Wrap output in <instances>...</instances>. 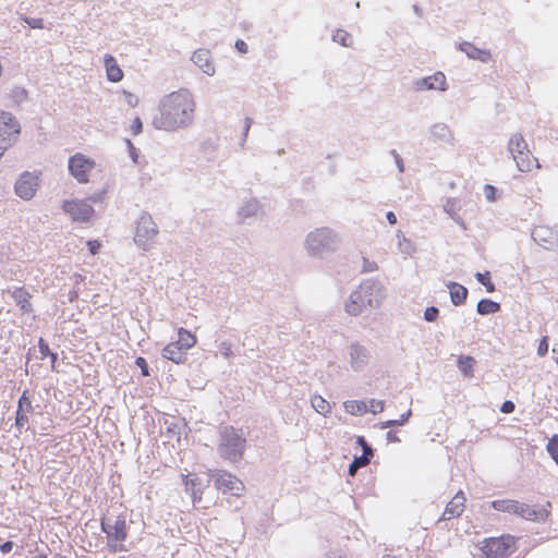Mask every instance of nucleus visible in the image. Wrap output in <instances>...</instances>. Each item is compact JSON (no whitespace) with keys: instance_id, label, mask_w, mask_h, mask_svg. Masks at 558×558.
I'll return each instance as SVG.
<instances>
[{"instance_id":"obj_24","label":"nucleus","mask_w":558,"mask_h":558,"mask_svg":"<svg viewBox=\"0 0 558 558\" xmlns=\"http://www.w3.org/2000/svg\"><path fill=\"white\" fill-rule=\"evenodd\" d=\"M104 63L108 81L118 83L123 78V72L114 57L111 54H105Z\"/></svg>"},{"instance_id":"obj_22","label":"nucleus","mask_w":558,"mask_h":558,"mask_svg":"<svg viewBox=\"0 0 558 558\" xmlns=\"http://www.w3.org/2000/svg\"><path fill=\"white\" fill-rule=\"evenodd\" d=\"M184 486H185V493H187L193 501V505H195L197 501H201L204 485L199 477L193 475H183Z\"/></svg>"},{"instance_id":"obj_12","label":"nucleus","mask_w":558,"mask_h":558,"mask_svg":"<svg viewBox=\"0 0 558 558\" xmlns=\"http://www.w3.org/2000/svg\"><path fill=\"white\" fill-rule=\"evenodd\" d=\"M62 210L75 222H88L95 213L90 203L78 198L64 201Z\"/></svg>"},{"instance_id":"obj_39","label":"nucleus","mask_w":558,"mask_h":558,"mask_svg":"<svg viewBox=\"0 0 558 558\" xmlns=\"http://www.w3.org/2000/svg\"><path fill=\"white\" fill-rule=\"evenodd\" d=\"M368 412L377 414L384 411L385 402L383 400L371 399L368 401Z\"/></svg>"},{"instance_id":"obj_32","label":"nucleus","mask_w":558,"mask_h":558,"mask_svg":"<svg viewBox=\"0 0 558 558\" xmlns=\"http://www.w3.org/2000/svg\"><path fill=\"white\" fill-rule=\"evenodd\" d=\"M184 351L193 348L196 343V338L189 330L179 328L177 342Z\"/></svg>"},{"instance_id":"obj_20","label":"nucleus","mask_w":558,"mask_h":558,"mask_svg":"<svg viewBox=\"0 0 558 558\" xmlns=\"http://www.w3.org/2000/svg\"><path fill=\"white\" fill-rule=\"evenodd\" d=\"M191 61L206 75H215L216 70L209 50L197 49L193 52Z\"/></svg>"},{"instance_id":"obj_13","label":"nucleus","mask_w":558,"mask_h":558,"mask_svg":"<svg viewBox=\"0 0 558 558\" xmlns=\"http://www.w3.org/2000/svg\"><path fill=\"white\" fill-rule=\"evenodd\" d=\"M20 133V124L9 112L0 113V157L11 146Z\"/></svg>"},{"instance_id":"obj_19","label":"nucleus","mask_w":558,"mask_h":558,"mask_svg":"<svg viewBox=\"0 0 558 558\" xmlns=\"http://www.w3.org/2000/svg\"><path fill=\"white\" fill-rule=\"evenodd\" d=\"M465 500L466 499L463 492L459 490L447 504L440 520H451L453 518H459L464 511Z\"/></svg>"},{"instance_id":"obj_51","label":"nucleus","mask_w":558,"mask_h":558,"mask_svg":"<svg viewBox=\"0 0 558 558\" xmlns=\"http://www.w3.org/2000/svg\"><path fill=\"white\" fill-rule=\"evenodd\" d=\"M378 266L375 262H371L367 258H363V271L372 272L377 270Z\"/></svg>"},{"instance_id":"obj_16","label":"nucleus","mask_w":558,"mask_h":558,"mask_svg":"<svg viewBox=\"0 0 558 558\" xmlns=\"http://www.w3.org/2000/svg\"><path fill=\"white\" fill-rule=\"evenodd\" d=\"M532 239L536 244L547 251H555L558 248V231L549 227H535L532 231Z\"/></svg>"},{"instance_id":"obj_31","label":"nucleus","mask_w":558,"mask_h":558,"mask_svg":"<svg viewBox=\"0 0 558 558\" xmlns=\"http://www.w3.org/2000/svg\"><path fill=\"white\" fill-rule=\"evenodd\" d=\"M311 405L318 414H322L324 416H327L331 413L330 403L322 396L314 395L311 398Z\"/></svg>"},{"instance_id":"obj_14","label":"nucleus","mask_w":558,"mask_h":558,"mask_svg":"<svg viewBox=\"0 0 558 558\" xmlns=\"http://www.w3.org/2000/svg\"><path fill=\"white\" fill-rule=\"evenodd\" d=\"M350 366L354 372H362L368 365L372 353L371 350L360 342L355 341L348 349Z\"/></svg>"},{"instance_id":"obj_5","label":"nucleus","mask_w":558,"mask_h":558,"mask_svg":"<svg viewBox=\"0 0 558 558\" xmlns=\"http://www.w3.org/2000/svg\"><path fill=\"white\" fill-rule=\"evenodd\" d=\"M246 449V438L241 429L225 426L219 434L218 454L225 461L236 463L242 460Z\"/></svg>"},{"instance_id":"obj_47","label":"nucleus","mask_w":558,"mask_h":558,"mask_svg":"<svg viewBox=\"0 0 558 558\" xmlns=\"http://www.w3.org/2000/svg\"><path fill=\"white\" fill-rule=\"evenodd\" d=\"M253 124V120L251 118H245L244 119V128H243V135H242V138L240 141V145L243 147L244 146V143L246 142V138H247V135H248V132H250V129Z\"/></svg>"},{"instance_id":"obj_28","label":"nucleus","mask_w":558,"mask_h":558,"mask_svg":"<svg viewBox=\"0 0 558 558\" xmlns=\"http://www.w3.org/2000/svg\"><path fill=\"white\" fill-rule=\"evenodd\" d=\"M444 211L447 213L459 226L465 229L464 221L460 216V203L457 198H447L444 206Z\"/></svg>"},{"instance_id":"obj_25","label":"nucleus","mask_w":558,"mask_h":558,"mask_svg":"<svg viewBox=\"0 0 558 558\" xmlns=\"http://www.w3.org/2000/svg\"><path fill=\"white\" fill-rule=\"evenodd\" d=\"M15 304L20 307L23 313L32 312V304L29 302V293L23 288H14L12 291H8Z\"/></svg>"},{"instance_id":"obj_42","label":"nucleus","mask_w":558,"mask_h":558,"mask_svg":"<svg viewBox=\"0 0 558 558\" xmlns=\"http://www.w3.org/2000/svg\"><path fill=\"white\" fill-rule=\"evenodd\" d=\"M38 347H39V351L43 356H46V355L51 356L52 365H53L54 362L57 361V354L50 352L49 345L43 339L39 340Z\"/></svg>"},{"instance_id":"obj_44","label":"nucleus","mask_w":558,"mask_h":558,"mask_svg":"<svg viewBox=\"0 0 558 558\" xmlns=\"http://www.w3.org/2000/svg\"><path fill=\"white\" fill-rule=\"evenodd\" d=\"M439 310L436 306H429L424 311V319L426 322H435L438 317Z\"/></svg>"},{"instance_id":"obj_4","label":"nucleus","mask_w":558,"mask_h":558,"mask_svg":"<svg viewBox=\"0 0 558 558\" xmlns=\"http://www.w3.org/2000/svg\"><path fill=\"white\" fill-rule=\"evenodd\" d=\"M492 508L496 511L515 514L524 520L543 523L549 515L550 502L545 506H530L513 499H497L492 501Z\"/></svg>"},{"instance_id":"obj_33","label":"nucleus","mask_w":558,"mask_h":558,"mask_svg":"<svg viewBox=\"0 0 558 558\" xmlns=\"http://www.w3.org/2000/svg\"><path fill=\"white\" fill-rule=\"evenodd\" d=\"M475 360L469 355H461L458 359V368L465 377H473Z\"/></svg>"},{"instance_id":"obj_59","label":"nucleus","mask_w":558,"mask_h":558,"mask_svg":"<svg viewBox=\"0 0 558 558\" xmlns=\"http://www.w3.org/2000/svg\"><path fill=\"white\" fill-rule=\"evenodd\" d=\"M128 145H129V147H130V154H131V158H132V160H133L135 163H137V157H138V154H137V151H136L135 147L133 146V144H132L130 141H128Z\"/></svg>"},{"instance_id":"obj_60","label":"nucleus","mask_w":558,"mask_h":558,"mask_svg":"<svg viewBox=\"0 0 558 558\" xmlns=\"http://www.w3.org/2000/svg\"><path fill=\"white\" fill-rule=\"evenodd\" d=\"M386 438H387V440H388V441H390V442H398V441H400V439L398 438V436L396 435V433H395V432H392V430H389V432L387 433Z\"/></svg>"},{"instance_id":"obj_52","label":"nucleus","mask_w":558,"mask_h":558,"mask_svg":"<svg viewBox=\"0 0 558 558\" xmlns=\"http://www.w3.org/2000/svg\"><path fill=\"white\" fill-rule=\"evenodd\" d=\"M124 96L125 101L130 107H136L138 105V98L134 94L124 90Z\"/></svg>"},{"instance_id":"obj_11","label":"nucleus","mask_w":558,"mask_h":558,"mask_svg":"<svg viewBox=\"0 0 558 558\" xmlns=\"http://www.w3.org/2000/svg\"><path fill=\"white\" fill-rule=\"evenodd\" d=\"M96 162L94 159L85 156L84 154L76 153L71 156L68 162V168L71 175L78 183H87L89 172L95 168Z\"/></svg>"},{"instance_id":"obj_29","label":"nucleus","mask_w":558,"mask_h":558,"mask_svg":"<svg viewBox=\"0 0 558 558\" xmlns=\"http://www.w3.org/2000/svg\"><path fill=\"white\" fill-rule=\"evenodd\" d=\"M450 299L454 305H461L465 302L468 296V289L460 283L450 282L448 284Z\"/></svg>"},{"instance_id":"obj_1","label":"nucleus","mask_w":558,"mask_h":558,"mask_svg":"<svg viewBox=\"0 0 558 558\" xmlns=\"http://www.w3.org/2000/svg\"><path fill=\"white\" fill-rule=\"evenodd\" d=\"M195 111L193 94L186 88H180L160 98L151 124L156 130L166 132L186 130L194 123Z\"/></svg>"},{"instance_id":"obj_15","label":"nucleus","mask_w":558,"mask_h":558,"mask_svg":"<svg viewBox=\"0 0 558 558\" xmlns=\"http://www.w3.org/2000/svg\"><path fill=\"white\" fill-rule=\"evenodd\" d=\"M413 89L415 92H446L448 89L447 78L442 72H435L432 75L420 77L413 81Z\"/></svg>"},{"instance_id":"obj_50","label":"nucleus","mask_w":558,"mask_h":558,"mask_svg":"<svg viewBox=\"0 0 558 558\" xmlns=\"http://www.w3.org/2000/svg\"><path fill=\"white\" fill-rule=\"evenodd\" d=\"M548 352L547 337H543L537 347V354L544 356Z\"/></svg>"},{"instance_id":"obj_10","label":"nucleus","mask_w":558,"mask_h":558,"mask_svg":"<svg viewBox=\"0 0 558 558\" xmlns=\"http://www.w3.org/2000/svg\"><path fill=\"white\" fill-rule=\"evenodd\" d=\"M210 476L214 480L215 487L222 494L241 496L244 492L243 482L226 470L213 471Z\"/></svg>"},{"instance_id":"obj_40","label":"nucleus","mask_w":558,"mask_h":558,"mask_svg":"<svg viewBox=\"0 0 558 558\" xmlns=\"http://www.w3.org/2000/svg\"><path fill=\"white\" fill-rule=\"evenodd\" d=\"M218 349H219V352L220 354L225 357V359H230L233 354L232 352V345L230 342L228 341H222L219 343L218 345Z\"/></svg>"},{"instance_id":"obj_27","label":"nucleus","mask_w":558,"mask_h":558,"mask_svg":"<svg viewBox=\"0 0 558 558\" xmlns=\"http://www.w3.org/2000/svg\"><path fill=\"white\" fill-rule=\"evenodd\" d=\"M396 240L397 248L400 254L404 256H412L415 253V244L410 239H408L401 230L396 232Z\"/></svg>"},{"instance_id":"obj_37","label":"nucleus","mask_w":558,"mask_h":558,"mask_svg":"<svg viewBox=\"0 0 558 558\" xmlns=\"http://www.w3.org/2000/svg\"><path fill=\"white\" fill-rule=\"evenodd\" d=\"M350 34L345 32L344 29H337L332 34V40L335 43L340 44L343 47H351V43L349 41Z\"/></svg>"},{"instance_id":"obj_43","label":"nucleus","mask_w":558,"mask_h":558,"mask_svg":"<svg viewBox=\"0 0 558 558\" xmlns=\"http://www.w3.org/2000/svg\"><path fill=\"white\" fill-rule=\"evenodd\" d=\"M22 20L34 29H41L44 28V20L43 19H34V17H22Z\"/></svg>"},{"instance_id":"obj_17","label":"nucleus","mask_w":558,"mask_h":558,"mask_svg":"<svg viewBox=\"0 0 558 558\" xmlns=\"http://www.w3.org/2000/svg\"><path fill=\"white\" fill-rule=\"evenodd\" d=\"M38 187V177L31 172H24L15 182V193L23 199H31Z\"/></svg>"},{"instance_id":"obj_57","label":"nucleus","mask_w":558,"mask_h":558,"mask_svg":"<svg viewBox=\"0 0 558 558\" xmlns=\"http://www.w3.org/2000/svg\"><path fill=\"white\" fill-rule=\"evenodd\" d=\"M235 48L242 53H246L248 49L247 44L242 39L235 41Z\"/></svg>"},{"instance_id":"obj_56","label":"nucleus","mask_w":558,"mask_h":558,"mask_svg":"<svg viewBox=\"0 0 558 558\" xmlns=\"http://www.w3.org/2000/svg\"><path fill=\"white\" fill-rule=\"evenodd\" d=\"M514 403L512 401L507 400L501 404L500 411L502 413L510 414L514 411Z\"/></svg>"},{"instance_id":"obj_30","label":"nucleus","mask_w":558,"mask_h":558,"mask_svg":"<svg viewBox=\"0 0 558 558\" xmlns=\"http://www.w3.org/2000/svg\"><path fill=\"white\" fill-rule=\"evenodd\" d=\"M343 408L351 415H362L368 412L367 403L360 400H348L343 403Z\"/></svg>"},{"instance_id":"obj_36","label":"nucleus","mask_w":558,"mask_h":558,"mask_svg":"<svg viewBox=\"0 0 558 558\" xmlns=\"http://www.w3.org/2000/svg\"><path fill=\"white\" fill-rule=\"evenodd\" d=\"M371 461V457L366 454H362L361 457H355L352 463L349 465L348 472L351 476H354L359 469L366 466Z\"/></svg>"},{"instance_id":"obj_46","label":"nucleus","mask_w":558,"mask_h":558,"mask_svg":"<svg viewBox=\"0 0 558 558\" xmlns=\"http://www.w3.org/2000/svg\"><path fill=\"white\" fill-rule=\"evenodd\" d=\"M356 442L359 446H361V448L363 450V454L367 453V457H371V458L373 457V449L367 444V441L365 440V438L363 436H359L356 439Z\"/></svg>"},{"instance_id":"obj_9","label":"nucleus","mask_w":558,"mask_h":558,"mask_svg":"<svg viewBox=\"0 0 558 558\" xmlns=\"http://www.w3.org/2000/svg\"><path fill=\"white\" fill-rule=\"evenodd\" d=\"M515 537L502 535L500 537L485 538L481 550L485 558H507L514 550Z\"/></svg>"},{"instance_id":"obj_45","label":"nucleus","mask_w":558,"mask_h":558,"mask_svg":"<svg viewBox=\"0 0 558 558\" xmlns=\"http://www.w3.org/2000/svg\"><path fill=\"white\" fill-rule=\"evenodd\" d=\"M28 412H23L22 410L16 411V418H15V425L19 428H23L25 424L28 422L27 417Z\"/></svg>"},{"instance_id":"obj_63","label":"nucleus","mask_w":558,"mask_h":558,"mask_svg":"<svg viewBox=\"0 0 558 558\" xmlns=\"http://www.w3.org/2000/svg\"><path fill=\"white\" fill-rule=\"evenodd\" d=\"M13 93H14V95H15L17 98H20V99H23V98H25V96H26V92H25V89L20 88V87L15 88Z\"/></svg>"},{"instance_id":"obj_49","label":"nucleus","mask_w":558,"mask_h":558,"mask_svg":"<svg viewBox=\"0 0 558 558\" xmlns=\"http://www.w3.org/2000/svg\"><path fill=\"white\" fill-rule=\"evenodd\" d=\"M143 130V123L142 120L137 117L133 120L131 124V131L133 135H138Z\"/></svg>"},{"instance_id":"obj_34","label":"nucleus","mask_w":558,"mask_h":558,"mask_svg":"<svg viewBox=\"0 0 558 558\" xmlns=\"http://www.w3.org/2000/svg\"><path fill=\"white\" fill-rule=\"evenodd\" d=\"M499 310H500V304L495 301L488 300V299L481 300L476 306V311L480 315L494 314V313L498 312Z\"/></svg>"},{"instance_id":"obj_58","label":"nucleus","mask_w":558,"mask_h":558,"mask_svg":"<svg viewBox=\"0 0 558 558\" xmlns=\"http://www.w3.org/2000/svg\"><path fill=\"white\" fill-rule=\"evenodd\" d=\"M13 548V543L11 541H8V542H4L1 546H0V550L3 553V554H7V553H10Z\"/></svg>"},{"instance_id":"obj_64","label":"nucleus","mask_w":558,"mask_h":558,"mask_svg":"<svg viewBox=\"0 0 558 558\" xmlns=\"http://www.w3.org/2000/svg\"><path fill=\"white\" fill-rule=\"evenodd\" d=\"M413 10L417 16H422V10L417 5H413Z\"/></svg>"},{"instance_id":"obj_7","label":"nucleus","mask_w":558,"mask_h":558,"mask_svg":"<svg viewBox=\"0 0 558 558\" xmlns=\"http://www.w3.org/2000/svg\"><path fill=\"white\" fill-rule=\"evenodd\" d=\"M100 527L108 537V547L111 551L124 550L123 542L128 536V525L123 517H117L114 520L102 518Z\"/></svg>"},{"instance_id":"obj_53","label":"nucleus","mask_w":558,"mask_h":558,"mask_svg":"<svg viewBox=\"0 0 558 558\" xmlns=\"http://www.w3.org/2000/svg\"><path fill=\"white\" fill-rule=\"evenodd\" d=\"M136 365L141 368L143 376H148V366L144 357H137L135 361Z\"/></svg>"},{"instance_id":"obj_23","label":"nucleus","mask_w":558,"mask_h":558,"mask_svg":"<svg viewBox=\"0 0 558 558\" xmlns=\"http://www.w3.org/2000/svg\"><path fill=\"white\" fill-rule=\"evenodd\" d=\"M460 50L464 52L468 58L478 60L483 63H487L492 60V53L489 50L480 49L469 41L460 44Z\"/></svg>"},{"instance_id":"obj_18","label":"nucleus","mask_w":558,"mask_h":558,"mask_svg":"<svg viewBox=\"0 0 558 558\" xmlns=\"http://www.w3.org/2000/svg\"><path fill=\"white\" fill-rule=\"evenodd\" d=\"M263 216V206L255 197H250L240 205L236 210V220L245 223L247 220L259 219Z\"/></svg>"},{"instance_id":"obj_2","label":"nucleus","mask_w":558,"mask_h":558,"mask_svg":"<svg viewBox=\"0 0 558 558\" xmlns=\"http://www.w3.org/2000/svg\"><path fill=\"white\" fill-rule=\"evenodd\" d=\"M342 245L341 234L333 228L322 226L310 230L302 247L308 258L324 260L336 254Z\"/></svg>"},{"instance_id":"obj_38","label":"nucleus","mask_w":558,"mask_h":558,"mask_svg":"<svg viewBox=\"0 0 558 558\" xmlns=\"http://www.w3.org/2000/svg\"><path fill=\"white\" fill-rule=\"evenodd\" d=\"M475 278L480 283H482L487 292H494L495 291V284L490 281V275L488 271L486 272H476Z\"/></svg>"},{"instance_id":"obj_41","label":"nucleus","mask_w":558,"mask_h":558,"mask_svg":"<svg viewBox=\"0 0 558 558\" xmlns=\"http://www.w3.org/2000/svg\"><path fill=\"white\" fill-rule=\"evenodd\" d=\"M19 410H22L23 412H31L33 410L31 400L26 397V392H24L21 398L19 399Z\"/></svg>"},{"instance_id":"obj_35","label":"nucleus","mask_w":558,"mask_h":558,"mask_svg":"<svg viewBox=\"0 0 558 558\" xmlns=\"http://www.w3.org/2000/svg\"><path fill=\"white\" fill-rule=\"evenodd\" d=\"M411 415H412V411L408 410L407 412L402 413L398 420L392 418V420L381 422L379 424V428L386 429V428H390V427H395V426H402L408 422V420L410 418Z\"/></svg>"},{"instance_id":"obj_55","label":"nucleus","mask_w":558,"mask_h":558,"mask_svg":"<svg viewBox=\"0 0 558 558\" xmlns=\"http://www.w3.org/2000/svg\"><path fill=\"white\" fill-rule=\"evenodd\" d=\"M88 251L92 255H96L100 248V243L97 240L87 241Z\"/></svg>"},{"instance_id":"obj_21","label":"nucleus","mask_w":558,"mask_h":558,"mask_svg":"<svg viewBox=\"0 0 558 558\" xmlns=\"http://www.w3.org/2000/svg\"><path fill=\"white\" fill-rule=\"evenodd\" d=\"M429 135L434 142L453 145L454 136L450 128L442 122H437L430 125Z\"/></svg>"},{"instance_id":"obj_54","label":"nucleus","mask_w":558,"mask_h":558,"mask_svg":"<svg viewBox=\"0 0 558 558\" xmlns=\"http://www.w3.org/2000/svg\"><path fill=\"white\" fill-rule=\"evenodd\" d=\"M484 191H485L486 199L489 201V202H494L495 201L496 189L493 185L486 184L485 187H484Z\"/></svg>"},{"instance_id":"obj_3","label":"nucleus","mask_w":558,"mask_h":558,"mask_svg":"<svg viewBox=\"0 0 558 558\" xmlns=\"http://www.w3.org/2000/svg\"><path fill=\"white\" fill-rule=\"evenodd\" d=\"M385 296V289L379 281L364 280L350 293L344 310L349 315L357 316L367 308L379 307Z\"/></svg>"},{"instance_id":"obj_62","label":"nucleus","mask_w":558,"mask_h":558,"mask_svg":"<svg viewBox=\"0 0 558 558\" xmlns=\"http://www.w3.org/2000/svg\"><path fill=\"white\" fill-rule=\"evenodd\" d=\"M101 197H102V194L101 193H97V194H94L92 196H89L86 201L88 203H98L101 201Z\"/></svg>"},{"instance_id":"obj_8","label":"nucleus","mask_w":558,"mask_h":558,"mask_svg":"<svg viewBox=\"0 0 558 558\" xmlns=\"http://www.w3.org/2000/svg\"><path fill=\"white\" fill-rule=\"evenodd\" d=\"M158 227L148 213H142L135 223L133 241L143 251H148L158 235Z\"/></svg>"},{"instance_id":"obj_6","label":"nucleus","mask_w":558,"mask_h":558,"mask_svg":"<svg viewBox=\"0 0 558 558\" xmlns=\"http://www.w3.org/2000/svg\"><path fill=\"white\" fill-rule=\"evenodd\" d=\"M507 150L521 172H529L533 168L538 169L541 167L537 158L531 154L529 145L521 133H514L509 137Z\"/></svg>"},{"instance_id":"obj_61","label":"nucleus","mask_w":558,"mask_h":558,"mask_svg":"<svg viewBox=\"0 0 558 558\" xmlns=\"http://www.w3.org/2000/svg\"><path fill=\"white\" fill-rule=\"evenodd\" d=\"M386 218H387V220H388V222H389L390 225H396V223H397V216L395 215V213H393V211H388V213L386 214Z\"/></svg>"},{"instance_id":"obj_48","label":"nucleus","mask_w":558,"mask_h":558,"mask_svg":"<svg viewBox=\"0 0 558 558\" xmlns=\"http://www.w3.org/2000/svg\"><path fill=\"white\" fill-rule=\"evenodd\" d=\"M391 155L393 156L395 163L400 173L404 172V162L402 157L393 149L391 150Z\"/></svg>"},{"instance_id":"obj_26","label":"nucleus","mask_w":558,"mask_h":558,"mask_svg":"<svg viewBox=\"0 0 558 558\" xmlns=\"http://www.w3.org/2000/svg\"><path fill=\"white\" fill-rule=\"evenodd\" d=\"M161 354L165 359L170 360V361L174 362L175 364L183 363L186 359L184 350L182 349V347H180L175 342H171V343L167 344L162 349Z\"/></svg>"}]
</instances>
